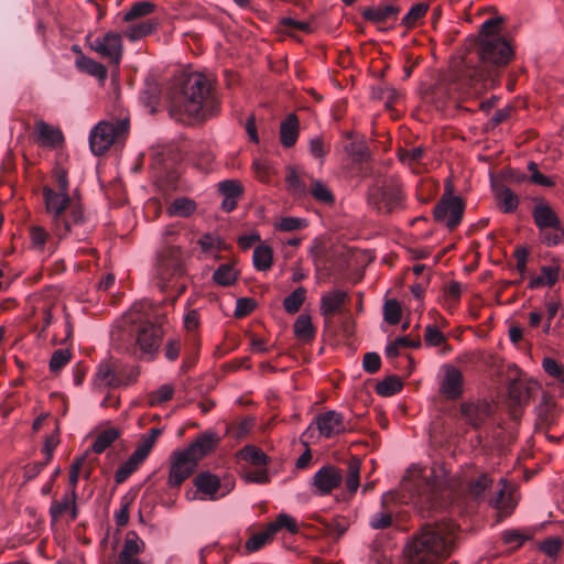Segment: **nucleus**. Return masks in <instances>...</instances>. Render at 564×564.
Returning a JSON list of instances; mask_svg holds the SVG:
<instances>
[{
	"instance_id": "nucleus-44",
	"label": "nucleus",
	"mask_w": 564,
	"mask_h": 564,
	"mask_svg": "<svg viewBox=\"0 0 564 564\" xmlns=\"http://www.w3.org/2000/svg\"><path fill=\"white\" fill-rule=\"evenodd\" d=\"M119 436L118 431L115 429H108L98 434L95 442L91 445V449L96 454H100L108 448Z\"/></svg>"
},
{
	"instance_id": "nucleus-16",
	"label": "nucleus",
	"mask_w": 564,
	"mask_h": 564,
	"mask_svg": "<svg viewBox=\"0 0 564 564\" xmlns=\"http://www.w3.org/2000/svg\"><path fill=\"white\" fill-rule=\"evenodd\" d=\"M341 481V471L335 466L325 465L314 474L310 484L313 495L324 497L337 489Z\"/></svg>"
},
{
	"instance_id": "nucleus-36",
	"label": "nucleus",
	"mask_w": 564,
	"mask_h": 564,
	"mask_svg": "<svg viewBox=\"0 0 564 564\" xmlns=\"http://www.w3.org/2000/svg\"><path fill=\"white\" fill-rule=\"evenodd\" d=\"M294 335L296 338L308 341L315 336V328L308 314H301L294 323Z\"/></svg>"
},
{
	"instance_id": "nucleus-26",
	"label": "nucleus",
	"mask_w": 564,
	"mask_h": 564,
	"mask_svg": "<svg viewBox=\"0 0 564 564\" xmlns=\"http://www.w3.org/2000/svg\"><path fill=\"white\" fill-rule=\"evenodd\" d=\"M348 299L347 292L343 290H333L322 295L321 297V314L330 316L339 312L343 304Z\"/></svg>"
},
{
	"instance_id": "nucleus-31",
	"label": "nucleus",
	"mask_w": 564,
	"mask_h": 564,
	"mask_svg": "<svg viewBox=\"0 0 564 564\" xmlns=\"http://www.w3.org/2000/svg\"><path fill=\"white\" fill-rule=\"evenodd\" d=\"M495 197L499 208L506 214L514 212L519 206L518 196L507 186L496 187Z\"/></svg>"
},
{
	"instance_id": "nucleus-56",
	"label": "nucleus",
	"mask_w": 564,
	"mask_h": 564,
	"mask_svg": "<svg viewBox=\"0 0 564 564\" xmlns=\"http://www.w3.org/2000/svg\"><path fill=\"white\" fill-rule=\"evenodd\" d=\"M424 156V149L421 147L412 148L410 150H403L399 153V159L401 162L415 165L421 164Z\"/></svg>"
},
{
	"instance_id": "nucleus-3",
	"label": "nucleus",
	"mask_w": 564,
	"mask_h": 564,
	"mask_svg": "<svg viewBox=\"0 0 564 564\" xmlns=\"http://www.w3.org/2000/svg\"><path fill=\"white\" fill-rule=\"evenodd\" d=\"M43 200L46 214L51 217V229L59 239L74 234L85 223L83 207L69 196V193L56 192L51 186L43 187Z\"/></svg>"
},
{
	"instance_id": "nucleus-51",
	"label": "nucleus",
	"mask_w": 564,
	"mask_h": 564,
	"mask_svg": "<svg viewBox=\"0 0 564 564\" xmlns=\"http://www.w3.org/2000/svg\"><path fill=\"white\" fill-rule=\"evenodd\" d=\"M275 229L280 231H294L303 229L307 226V220L301 217H283L275 225Z\"/></svg>"
},
{
	"instance_id": "nucleus-38",
	"label": "nucleus",
	"mask_w": 564,
	"mask_h": 564,
	"mask_svg": "<svg viewBox=\"0 0 564 564\" xmlns=\"http://www.w3.org/2000/svg\"><path fill=\"white\" fill-rule=\"evenodd\" d=\"M238 271L231 264H221L213 274V280L221 285L229 286L236 282Z\"/></svg>"
},
{
	"instance_id": "nucleus-10",
	"label": "nucleus",
	"mask_w": 564,
	"mask_h": 564,
	"mask_svg": "<svg viewBox=\"0 0 564 564\" xmlns=\"http://www.w3.org/2000/svg\"><path fill=\"white\" fill-rule=\"evenodd\" d=\"M162 434V430L158 427H153L149 431L147 435H144L131 454V456L124 462L116 471L115 478L117 482L124 481L132 473H134L138 467L149 456L151 449L153 448L156 440Z\"/></svg>"
},
{
	"instance_id": "nucleus-43",
	"label": "nucleus",
	"mask_w": 564,
	"mask_h": 564,
	"mask_svg": "<svg viewBox=\"0 0 564 564\" xmlns=\"http://www.w3.org/2000/svg\"><path fill=\"white\" fill-rule=\"evenodd\" d=\"M312 196L319 203L332 205L335 202L330 189L319 180H314L310 189Z\"/></svg>"
},
{
	"instance_id": "nucleus-29",
	"label": "nucleus",
	"mask_w": 564,
	"mask_h": 564,
	"mask_svg": "<svg viewBox=\"0 0 564 564\" xmlns=\"http://www.w3.org/2000/svg\"><path fill=\"white\" fill-rule=\"evenodd\" d=\"M76 491L74 489L70 492L65 494L59 501L52 503L50 513L53 520H57L64 513H69L70 520L77 518V510L75 505Z\"/></svg>"
},
{
	"instance_id": "nucleus-34",
	"label": "nucleus",
	"mask_w": 564,
	"mask_h": 564,
	"mask_svg": "<svg viewBox=\"0 0 564 564\" xmlns=\"http://www.w3.org/2000/svg\"><path fill=\"white\" fill-rule=\"evenodd\" d=\"M252 262L258 271H268L273 263V250L267 245H259L254 248Z\"/></svg>"
},
{
	"instance_id": "nucleus-11",
	"label": "nucleus",
	"mask_w": 564,
	"mask_h": 564,
	"mask_svg": "<svg viewBox=\"0 0 564 564\" xmlns=\"http://www.w3.org/2000/svg\"><path fill=\"white\" fill-rule=\"evenodd\" d=\"M465 205L460 197L451 193L444 194L434 208L436 221L449 229L456 228L464 215Z\"/></svg>"
},
{
	"instance_id": "nucleus-50",
	"label": "nucleus",
	"mask_w": 564,
	"mask_h": 564,
	"mask_svg": "<svg viewBox=\"0 0 564 564\" xmlns=\"http://www.w3.org/2000/svg\"><path fill=\"white\" fill-rule=\"evenodd\" d=\"M402 310L397 300H388L383 305V318L391 325H397L401 319Z\"/></svg>"
},
{
	"instance_id": "nucleus-8",
	"label": "nucleus",
	"mask_w": 564,
	"mask_h": 564,
	"mask_svg": "<svg viewBox=\"0 0 564 564\" xmlns=\"http://www.w3.org/2000/svg\"><path fill=\"white\" fill-rule=\"evenodd\" d=\"M129 131L128 119L100 121L89 133V148L94 155H101L110 147L126 138Z\"/></svg>"
},
{
	"instance_id": "nucleus-62",
	"label": "nucleus",
	"mask_w": 564,
	"mask_h": 564,
	"mask_svg": "<svg viewBox=\"0 0 564 564\" xmlns=\"http://www.w3.org/2000/svg\"><path fill=\"white\" fill-rule=\"evenodd\" d=\"M243 478L246 481L254 484H267L269 481L268 471L263 467L259 469L245 470Z\"/></svg>"
},
{
	"instance_id": "nucleus-48",
	"label": "nucleus",
	"mask_w": 564,
	"mask_h": 564,
	"mask_svg": "<svg viewBox=\"0 0 564 564\" xmlns=\"http://www.w3.org/2000/svg\"><path fill=\"white\" fill-rule=\"evenodd\" d=\"M492 484V479L487 474L479 475L469 484V494L475 499H482L488 487Z\"/></svg>"
},
{
	"instance_id": "nucleus-64",
	"label": "nucleus",
	"mask_w": 564,
	"mask_h": 564,
	"mask_svg": "<svg viewBox=\"0 0 564 564\" xmlns=\"http://www.w3.org/2000/svg\"><path fill=\"white\" fill-rule=\"evenodd\" d=\"M381 366L380 356L377 352H367L362 359V367L369 373H375Z\"/></svg>"
},
{
	"instance_id": "nucleus-37",
	"label": "nucleus",
	"mask_w": 564,
	"mask_h": 564,
	"mask_svg": "<svg viewBox=\"0 0 564 564\" xmlns=\"http://www.w3.org/2000/svg\"><path fill=\"white\" fill-rule=\"evenodd\" d=\"M239 456L256 467H264L268 464V456L256 446L247 445L240 452Z\"/></svg>"
},
{
	"instance_id": "nucleus-28",
	"label": "nucleus",
	"mask_w": 564,
	"mask_h": 564,
	"mask_svg": "<svg viewBox=\"0 0 564 564\" xmlns=\"http://www.w3.org/2000/svg\"><path fill=\"white\" fill-rule=\"evenodd\" d=\"M129 23V26L124 31V35L131 42L139 41L142 37L150 35L160 24L158 19L135 20Z\"/></svg>"
},
{
	"instance_id": "nucleus-61",
	"label": "nucleus",
	"mask_w": 564,
	"mask_h": 564,
	"mask_svg": "<svg viewBox=\"0 0 564 564\" xmlns=\"http://www.w3.org/2000/svg\"><path fill=\"white\" fill-rule=\"evenodd\" d=\"M173 393L174 389L171 384H163L152 394L150 402L152 405L161 404L172 399Z\"/></svg>"
},
{
	"instance_id": "nucleus-53",
	"label": "nucleus",
	"mask_w": 564,
	"mask_h": 564,
	"mask_svg": "<svg viewBox=\"0 0 564 564\" xmlns=\"http://www.w3.org/2000/svg\"><path fill=\"white\" fill-rule=\"evenodd\" d=\"M286 185L289 192L294 196H303L306 193V186L303 184L294 169H289L286 175Z\"/></svg>"
},
{
	"instance_id": "nucleus-1",
	"label": "nucleus",
	"mask_w": 564,
	"mask_h": 564,
	"mask_svg": "<svg viewBox=\"0 0 564 564\" xmlns=\"http://www.w3.org/2000/svg\"><path fill=\"white\" fill-rule=\"evenodd\" d=\"M219 111V101L210 80L203 74H191L183 83L180 94L170 105L171 117L191 124L206 120Z\"/></svg>"
},
{
	"instance_id": "nucleus-25",
	"label": "nucleus",
	"mask_w": 564,
	"mask_h": 564,
	"mask_svg": "<svg viewBox=\"0 0 564 564\" xmlns=\"http://www.w3.org/2000/svg\"><path fill=\"white\" fill-rule=\"evenodd\" d=\"M561 267L558 264L554 265H543L541 267L540 274L531 275L528 288L529 289H540V288H552L560 279Z\"/></svg>"
},
{
	"instance_id": "nucleus-21",
	"label": "nucleus",
	"mask_w": 564,
	"mask_h": 564,
	"mask_svg": "<svg viewBox=\"0 0 564 564\" xmlns=\"http://www.w3.org/2000/svg\"><path fill=\"white\" fill-rule=\"evenodd\" d=\"M144 546V542L135 532H128L119 554V564H141L137 556L143 552Z\"/></svg>"
},
{
	"instance_id": "nucleus-15",
	"label": "nucleus",
	"mask_w": 564,
	"mask_h": 564,
	"mask_svg": "<svg viewBox=\"0 0 564 564\" xmlns=\"http://www.w3.org/2000/svg\"><path fill=\"white\" fill-rule=\"evenodd\" d=\"M130 322L138 324L135 327V343L143 352H152L159 345L161 330L153 323L143 321L139 313H129Z\"/></svg>"
},
{
	"instance_id": "nucleus-12",
	"label": "nucleus",
	"mask_w": 564,
	"mask_h": 564,
	"mask_svg": "<svg viewBox=\"0 0 564 564\" xmlns=\"http://www.w3.org/2000/svg\"><path fill=\"white\" fill-rule=\"evenodd\" d=\"M194 485L196 492L193 497H189V494H187L188 500L198 499L213 501L225 497L231 490V487H226V489L223 490L220 479L208 471L198 474L194 479Z\"/></svg>"
},
{
	"instance_id": "nucleus-9",
	"label": "nucleus",
	"mask_w": 564,
	"mask_h": 564,
	"mask_svg": "<svg viewBox=\"0 0 564 564\" xmlns=\"http://www.w3.org/2000/svg\"><path fill=\"white\" fill-rule=\"evenodd\" d=\"M402 200V192L398 181L380 180L369 191V202L379 212H392Z\"/></svg>"
},
{
	"instance_id": "nucleus-33",
	"label": "nucleus",
	"mask_w": 564,
	"mask_h": 564,
	"mask_svg": "<svg viewBox=\"0 0 564 564\" xmlns=\"http://www.w3.org/2000/svg\"><path fill=\"white\" fill-rule=\"evenodd\" d=\"M197 208L196 203L187 197L175 198L166 208V213L172 217H189Z\"/></svg>"
},
{
	"instance_id": "nucleus-35",
	"label": "nucleus",
	"mask_w": 564,
	"mask_h": 564,
	"mask_svg": "<svg viewBox=\"0 0 564 564\" xmlns=\"http://www.w3.org/2000/svg\"><path fill=\"white\" fill-rule=\"evenodd\" d=\"M95 384L99 388L117 387L119 384V379L109 364L99 365L95 376Z\"/></svg>"
},
{
	"instance_id": "nucleus-47",
	"label": "nucleus",
	"mask_w": 564,
	"mask_h": 564,
	"mask_svg": "<svg viewBox=\"0 0 564 564\" xmlns=\"http://www.w3.org/2000/svg\"><path fill=\"white\" fill-rule=\"evenodd\" d=\"M401 388V380L395 376H390L377 383L376 392L381 397H390L399 392Z\"/></svg>"
},
{
	"instance_id": "nucleus-32",
	"label": "nucleus",
	"mask_w": 564,
	"mask_h": 564,
	"mask_svg": "<svg viewBox=\"0 0 564 564\" xmlns=\"http://www.w3.org/2000/svg\"><path fill=\"white\" fill-rule=\"evenodd\" d=\"M156 6L154 2L149 0H142L134 2L130 9L123 13L124 22H133L141 20L142 18L149 17L155 10Z\"/></svg>"
},
{
	"instance_id": "nucleus-46",
	"label": "nucleus",
	"mask_w": 564,
	"mask_h": 564,
	"mask_svg": "<svg viewBox=\"0 0 564 564\" xmlns=\"http://www.w3.org/2000/svg\"><path fill=\"white\" fill-rule=\"evenodd\" d=\"M421 345L420 339H411L409 336H401L395 338L386 347V355L389 358H394L399 355V349L404 347L417 348Z\"/></svg>"
},
{
	"instance_id": "nucleus-13",
	"label": "nucleus",
	"mask_w": 564,
	"mask_h": 564,
	"mask_svg": "<svg viewBox=\"0 0 564 564\" xmlns=\"http://www.w3.org/2000/svg\"><path fill=\"white\" fill-rule=\"evenodd\" d=\"M171 467L167 479L170 487H180L195 470L197 462L185 449L175 451L170 458Z\"/></svg>"
},
{
	"instance_id": "nucleus-2",
	"label": "nucleus",
	"mask_w": 564,
	"mask_h": 564,
	"mask_svg": "<svg viewBox=\"0 0 564 564\" xmlns=\"http://www.w3.org/2000/svg\"><path fill=\"white\" fill-rule=\"evenodd\" d=\"M457 529L453 522L424 528L406 546L410 564H436L448 556L456 542Z\"/></svg>"
},
{
	"instance_id": "nucleus-27",
	"label": "nucleus",
	"mask_w": 564,
	"mask_h": 564,
	"mask_svg": "<svg viewBox=\"0 0 564 564\" xmlns=\"http://www.w3.org/2000/svg\"><path fill=\"white\" fill-rule=\"evenodd\" d=\"M35 133L37 141L43 147L55 148L63 143V133L58 128L43 121L36 123Z\"/></svg>"
},
{
	"instance_id": "nucleus-45",
	"label": "nucleus",
	"mask_w": 564,
	"mask_h": 564,
	"mask_svg": "<svg viewBox=\"0 0 564 564\" xmlns=\"http://www.w3.org/2000/svg\"><path fill=\"white\" fill-rule=\"evenodd\" d=\"M274 536L269 525L261 532L253 534L247 542L246 549L248 552H256L267 545Z\"/></svg>"
},
{
	"instance_id": "nucleus-49",
	"label": "nucleus",
	"mask_w": 564,
	"mask_h": 564,
	"mask_svg": "<svg viewBox=\"0 0 564 564\" xmlns=\"http://www.w3.org/2000/svg\"><path fill=\"white\" fill-rule=\"evenodd\" d=\"M198 245L204 253L216 256L221 248V240L217 236L205 234L198 239Z\"/></svg>"
},
{
	"instance_id": "nucleus-63",
	"label": "nucleus",
	"mask_w": 564,
	"mask_h": 564,
	"mask_svg": "<svg viewBox=\"0 0 564 564\" xmlns=\"http://www.w3.org/2000/svg\"><path fill=\"white\" fill-rule=\"evenodd\" d=\"M392 522L391 513L389 512H377L371 516L369 524L372 529H386Z\"/></svg>"
},
{
	"instance_id": "nucleus-39",
	"label": "nucleus",
	"mask_w": 564,
	"mask_h": 564,
	"mask_svg": "<svg viewBox=\"0 0 564 564\" xmlns=\"http://www.w3.org/2000/svg\"><path fill=\"white\" fill-rule=\"evenodd\" d=\"M305 299L306 290L303 286H300L284 299L283 308L289 314H295L296 312H299Z\"/></svg>"
},
{
	"instance_id": "nucleus-7",
	"label": "nucleus",
	"mask_w": 564,
	"mask_h": 564,
	"mask_svg": "<svg viewBox=\"0 0 564 564\" xmlns=\"http://www.w3.org/2000/svg\"><path fill=\"white\" fill-rule=\"evenodd\" d=\"M533 221L539 229L541 242L547 247L560 245L564 240V229L557 214L544 200L535 202L532 209Z\"/></svg>"
},
{
	"instance_id": "nucleus-41",
	"label": "nucleus",
	"mask_w": 564,
	"mask_h": 564,
	"mask_svg": "<svg viewBox=\"0 0 564 564\" xmlns=\"http://www.w3.org/2000/svg\"><path fill=\"white\" fill-rule=\"evenodd\" d=\"M360 459L352 457L348 463V473L346 476V487L349 492H356L360 480Z\"/></svg>"
},
{
	"instance_id": "nucleus-4",
	"label": "nucleus",
	"mask_w": 564,
	"mask_h": 564,
	"mask_svg": "<svg viewBox=\"0 0 564 564\" xmlns=\"http://www.w3.org/2000/svg\"><path fill=\"white\" fill-rule=\"evenodd\" d=\"M444 479L432 467L412 465L402 479V490L409 494L410 500L421 508L440 506L437 497L444 488Z\"/></svg>"
},
{
	"instance_id": "nucleus-14",
	"label": "nucleus",
	"mask_w": 564,
	"mask_h": 564,
	"mask_svg": "<svg viewBox=\"0 0 564 564\" xmlns=\"http://www.w3.org/2000/svg\"><path fill=\"white\" fill-rule=\"evenodd\" d=\"M89 45L101 57L109 59L116 67H119L123 52L121 34L107 32L93 39Z\"/></svg>"
},
{
	"instance_id": "nucleus-60",
	"label": "nucleus",
	"mask_w": 564,
	"mask_h": 564,
	"mask_svg": "<svg viewBox=\"0 0 564 564\" xmlns=\"http://www.w3.org/2000/svg\"><path fill=\"white\" fill-rule=\"evenodd\" d=\"M542 367L544 371L556 379H560L562 381V378L564 377V367L558 364L555 359L546 357L542 360Z\"/></svg>"
},
{
	"instance_id": "nucleus-19",
	"label": "nucleus",
	"mask_w": 564,
	"mask_h": 564,
	"mask_svg": "<svg viewBox=\"0 0 564 564\" xmlns=\"http://www.w3.org/2000/svg\"><path fill=\"white\" fill-rule=\"evenodd\" d=\"M444 377L440 383V391L447 399H457L463 393V373L452 365L443 367Z\"/></svg>"
},
{
	"instance_id": "nucleus-30",
	"label": "nucleus",
	"mask_w": 564,
	"mask_h": 564,
	"mask_svg": "<svg viewBox=\"0 0 564 564\" xmlns=\"http://www.w3.org/2000/svg\"><path fill=\"white\" fill-rule=\"evenodd\" d=\"M299 138V120L293 113H290L280 126V140L284 148H291Z\"/></svg>"
},
{
	"instance_id": "nucleus-59",
	"label": "nucleus",
	"mask_w": 564,
	"mask_h": 564,
	"mask_svg": "<svg viewBox=\"0 0 564 564\" xmlns=\"http://www.w3.org/2000/svg\"><path fill=\"white\" fill-rule=\"evenodd\" d=\"M424 340L426 345L436 347L444 344L446 338L435 325H427L425 328Z\"/></svg>"
},
{
	"instance_id": "nucleus-18",
	"label": "nucleus",
	"mask_w": 564,
	"mask_h": 564,
	"mask_svg": "<svg viewBox=\"0 0 564 564\" xmlns=\"http://www.w3.org/2000/svg\"><path fill=\"white\" fill-rule=\"evenodd\" d=\"M491 414V405L486 401H467L460 405V419L477 429Z\"/></svg>"
},
{
	"instance_id": "nucleus-24",
	"label": "nucleus",
	"mask_w": 564,
	"mask_h": 564,
	"mask_svg": "<svg viewBox=\"0 0 564 564\" xmlns=\"http://www.w3.org/2000/svg\"><path fill=\"white\" fill-rule=\"evenodd\" d=\"M399 8L393 4L370 7L364 10L362 17L365 20L373 24H383L397 20Z\"/></svg>"
},
{
	"instance_id": "nucleus-54",
	"label": "nucleus",
	"mask_w": 564,
	"mask_h": 564,
	"mask_svg": "<svg viewBox=\"0 0 564 564\" xmlns=\"http://www.w3.org/2000/svg\"><path fill=\"white\" fill-rule=\"evenodd\" d=\"M427 12V6L425 3H417L413 6L409 12L403 17L402 23L406 28H412L416 22L422 19Z\"/></svg>"
},
{
	"instance_id": "nucleus-55",
	"label": "nucleus",
	"mask_w": 564,
	"mask_h": 564,
	"mask_svg": "<svg viewBox=\"0 0 564 564\" xmlns=\"http://www.w3.org/2000/svg\"><path fill=\"white\" fill-rule=\"evenodd\" d=\"M218 189L223 197L240 198L242 195V186L236 180L223 181L218 184Z\"/></svg>"
},
{
	"instance_id": "nucleus-57",
	"label": "nucleus",
	"mask_w": 564,
	"mask_h": 564,
	"mask_svg": "<svg viewBox=\"0 0 564 564\" xmlns=\"http://www.w3.org/2000/svg\"><path fill=\"white\" fill-rule=\"evenodd\" d=\"M528 170L530 172V182L543 187H552L554 185V181L551 177L539 172L538 165L534 162H529Z\"/></svg>"
},
{
	"instance_id": "nucleus-22",
	"label": "nucleus",
	"mask_w": 564,
	"mask_h": 564,
	"mask_svg": "<svg viewBox=\"0 0 564 564\" xmlns=\"http://www.w3.org/2000/svg\"><path fill=\"white\" fill-rule=\"evenodd\" d=\"M219 442L217 433L207 431L200 434L194 443H192L185 451L195 458L196 462L212 452Z\"/></svg>"
},
{
	"instance_id": "nucleus-6",
	"label": "nucleus",
	"mask_w": 564,
	"mask_h": 564,
	"mask_svg": "<svg viewBox=\"0 0 564 564\" xmlns=\"http://www.w3.org/2000/svg\"><path fill=\"white\" fill-rule=\"evenodd\" d=\"M174 235L175 229L173 227L165 229V242L158 256L155 276L158 280L156 284L162 291L169 288V283L172 279L185 273L182 247L174 243L176 239L169 238Z\"/></svg>"
},
{
	"instance_id": "nucleus-42",
	"label": "nucleus",
	"mask_w": 564,
	"mask_h": 564,
	"mask_svg": "<svg viewBox=\"0 0 564 564\" xmlns=\"http://www.w3.org/2000/svg\"><path fill=\"white\" fill-rule=\"evenodd\" d=\"M77 66L80 70L86 72L87 74L95 76L100 80H104L107 76L106 67L91 58L83 57L78 59Z\"/></svg>"
},
{
	"instance_id": "nucleus-5",
	"label": "nucleus",
	"mask_w": 564,
	"mask_h": 564,
	"mask_svg": "<svg viewBox=\"0 0 564 564\" xmlns=\"http://www.w3.org/2000/svg\"><path fill=\"white\" fill-rule=\"evenodd\" d=\"M501 19H488L481 24L477 52L484 64L505 66L513 57L511 44L500 34Z\"/></svg>"
},
{
	"instance_id": "nucleus-20",
	"label": "nucleus",
	"mask_w": 564,
	"mask_h": 564,
	"mask_svg": "<svg viewBox=\"0 0 564 564\" xmlns=\"http://www.w3.org/2000/svg\"><path fill=\"white\" fill-rule=\"evenodd\" d=\"M500 488L497 495L491 499V505L502 516H509L518 503L517 490L513 486L509 485L505 478L499 480Z\"/></svg>"
},
{
	"instance_id": "nucleus-23",
	"label": "nucleus",
	"mask_w": 564,
	"mask_h": 564,
	"mask_svg": "<svg viewBox=\"0 0 564 564\" xmlns=\"http://www.w3.org/2000/svg\"><path fill=\"white\" fill-rule=\"evenodd\" d=\"M29 238L31 248L35 251H44L47 243L56 247L61 240L52 230L50 232L45 227L35 224L29 227Z\"/></svg>"
},
{
	"instance_id": "nucleus-58",
	"label": "nucleus",
	"mask_w": 564,
	"mask_h": 564,
	"mask_svg": "<svg viewBox=\"0 0 564 564\" xmlns=\"http://www.w3.org/2000/svg\"><path fill=\"white\" fill-rule=\"evenodd\" d=\"M70 360V352L67 349H57L53 352L50 360V369L53 372H57Z\"/></svg>"
},
{
	"instance_id": "nucleus-17",
	"label": "nucleus",
	"mask_w": 564,
	"mask_h": 564,
	"mask_svg": "<svg viewBox=\"0 0 564 564\" xmlns=\"http://www.w3.org/2000/svg\"><path fill=\"white\" fill-rule=\"evenodd\" d=\"M314 423L319 435L325 438H332L348 430L343 414L334 410L318 414Z\"/></svg>"
},
{
	"instance_id": "nucleus-52",
	"label": "nucleus",
	"mask_w": 564,
	"mask_h": 564,
	"mask_svg": "<svg viewBox=\"0 0 564 564\" xmlns=\"http://www.w3.org/2000/svg\"><path fill=\"white\" fill-rule=\"evenodd\" d=\"M257 178L261 182H269L270 176L275 173L271 162L264 159H257L252 163Z\"/></svg>"
},
{
	"instance_id": "nucleus-40",
	"label": "nucleus",
	"mask_w": 564,
	"mask_h": 564,
	"mask_svg": "<svg viewBox=\"0 0 564 564\" xmlns=\"http://www.w3.org/2000/svg\"><path fill=\"white\" fill-rule=\"evenodd\" d=\"M271 529V532L276 534L278 531L281 529L288 530L290 533H297L299 532V524L295 518L291 517L286 513H280L275 521L268 524Z\"/></svg>"
}]
</instances>
